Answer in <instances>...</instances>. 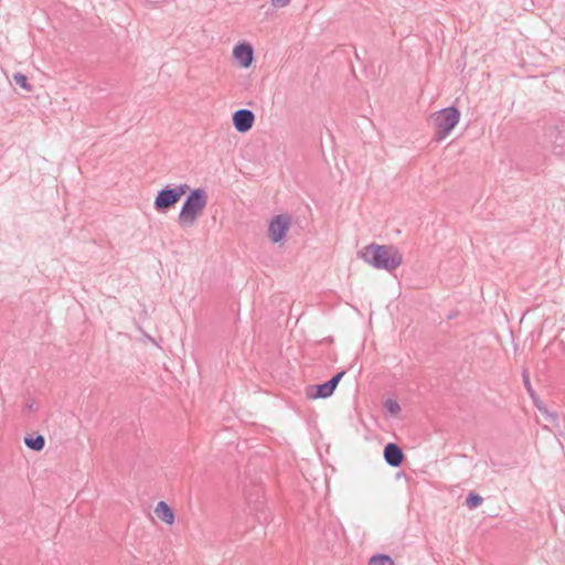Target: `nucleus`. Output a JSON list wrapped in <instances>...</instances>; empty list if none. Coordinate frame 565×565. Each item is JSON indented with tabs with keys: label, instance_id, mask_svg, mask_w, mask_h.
Masks as SVG:
<instances>
[{
	"label": "nucleus",
	"instance_id": "7ed1b4c3",
	"mask_svg": "<svg viewBox=\"0 0 565 565\" xmlns=\"http://www.w3.org/2000/svg\"><path fill=\"white\" fill-rule=\"evenodd\" d=\"M206 204L207 193L203 188L190 190L178 214L179 225L183 228L192 227Z\"/></svg>",
	"mask_w": 565,
	"mask_h": 565
},
{
	"label": "nucleus",
	"instance_id": "aec40b11",
	"mask_svg": "<svg viewBox=\"0 0 565 565\" xmlns=\"http://www.w3.org/2000/svg\"><path fill=\"white\" fill-rule=\"evenodd\" d=\"M291 0H270L271 7L276 9L286 8L290 4Z\"/></svg>",
	"mask_w": 565,
	"mask_h": 565
},
{
	"label": "nucleus",
	"instance_id": "9d476101",
	"mask_svg": "<svg viewBox=\"0 0 565 565\" xmlns=\"http://www.w3.org/2000/svg\"><path fill=\"white\" fill-rule=\"evenodd\" d=\"M522 381H523V384H524L529 395L533 399L534 405L537 407V409L540 412H542V413H545L547 416H550V417H552L554 419L555 416L547 412V409L543 406L542 402L540 401V398H539L537 394L535 393L534 388L532 387L527 370H523L522 371Z\"/></svg>",
	"mask_w": 565,
	"mask_h": 565
},
{
	"label": "nucleus",
	"instance_id": "2eb2a0df",
	"mask_svg": "<svg viewBox=\"0 0 565 565\" xmlns=\"http://www.w3.org/2000/svg\"><path fill=\"white\" fill-rule=\"evenodd\" d=\"M13 81L17 85L24 88L28 92L32 90V86L28 82V77L22 73H14L13 74Z\"/></svg>",
	"mask_w": 565,
	"mask_h": 565
},
{
	"label": "nucleus",
	"instance_id": "f8f14e48",
	"mask_svg": "<svg viewBox=\"0 0 565 565\" xmlns=\"http://www.w3.org/2000/svg\"><path fill=\"white\" fill-rule=\"evenodd\" d=\"M154 512H156L157 516L164 523H167L169 525L173 524L174 512L164 501H160L157 504Z\"/></svg>",
	"mask_w": 565,
	"mask_h": 565
},
{
	"label": "nucleus",
	"instance_id": "6ab92c4d",
	"mask_svg": "<svg viewBox=\"0 0 565 565\" xmlns=\"http://www.w3.org/2000/svg\"><path fill=\"white\" fill-rule=\"evenodd\" d=\"M384 407L392 415H397L401 411L399 404L396 401L391 399V398H388L384 402Z\"/></svg>",
	"mask_w": 565,
	"mask_h": 565
},
{
	"label": "nucleus",
	"instance_id": "20e7f679",
	"mask_svg": "<svg viewBox=\"0 0 565 565\" xmlns=\"http://www.w3.org/2000/svg\"><path fill=\"white\" fill-rule=\"evenodd\" d=\"M460 119L458 108L450 106L431 115V122L437 129L438 139H444L457 126Z\"/></svg>",
	"mask_w": 565,
	"mask_h": 565
},
{
	"label": "nucleus",
	"instance_id": "0eeeda50",
	"mask_svg": "<svg viewBox=\"0 0 565 565\" xmlns=\"http://www.w3.org/2000/svg\"><path fill=\"white\" fill-rule=\"evenodd\" d=\"M233 126L238 132H247L252 129L255 115L249 109H238L232 116Z\"/></svg>",
	"mask_w": 565,
	"mask_h": 565
},
{
	"label": "nucleus",
	"instance_id": "6e6552de",
	"mask_svg": "<svg viewBox=\"0 0 565 565\" xmlns=\"http://www.w3.org/2000/svg\"><path fill=\"white\" fill-rule=\"evenodd\" d=\"M383 455L385 462L393 468L399 467L405 458L402 448L395 443H388L384 447Z\"/></svg>",
	"mask_w": 565,
	"mask_h": 565
},
{
	"label": "nucleus",
	"instance_id": "a211bd4d",
	"mask_svg": "<svg viewBox=\"0 0 565 565\" xmlns=\"http://www.w3.org/2000/svg\"><path fill=\"white\" fill-rule=\"evenodd\" d=\"M344 374H345V371H340L337 374H334L329 381L326 382V384L328 385V388L330 390V392L332 394L335 391L339 382L341 381V379L343 377Z\"/></svg>",
	"mask_w": 565,
	"mask_h": 565
},
{
	"label": "nucleus",
	"instance_id": "f03ea898",
	"mask_svg": "<svg viewBox=\"0 0 565 565\" xmlns=\"http://www.w3.org/2000/svg\"><path fill=\"white\" fill-rule=\"evenodd\" d=\"M359 256L374 268L390 273L403 263V255L396 247L375 243L366 245L359 252Z\"/></svg>",
	"mask_w": 565,
	"mask_h": 565
},
{
	"label": "nucleus",
	"instance_id": "f3484780",
	"mask_svg": "<svg viewBox=\"0 0 565 565\" xmlns=\"http://www.w3.org/2000/svg\"><path fill=\"white\" fill-rule=\"evenodd\" d=\"M344 374H345V371H340L337 374H334L329 381L326 382V384L328 385V388L330 390V392L332 394L335 391L339 382L341 381V379L343 377Z\"/></svg>",
	"mask_w": 565,
	"mask_h": 565
},
{
	"label": "nucleus",
	"instance_id": "9b49d317",
	"mask_svg": "<svg viewBox=\"0 0 565 565\" xmlns=\"http://www.w3.org/2000/svg\"><path fill=\"white\" fill-rule=\"evenodd\" d=\"M332 395L328 385L324 383L317 385H309L306 388V396L310 399L328 398Z\"/></svg>",
	"mask_w": 565,
	"mask_h": 565
},
{
	"label": "nucleus",
	"instance_id": "4468645a",
	"mask_svg": "<svg viewBox=\"0 0 565 565\" xmlns=\"http://www.w3.org/2000/svg\"><path fill=\"white\" fill-rule=\"evenodd\" d=\"M367 565H395V562L390 555L377 553L370 557Z\"/></svg>",
	"mask_w": 565,
	"mask_h": 565
},
{
	"label": "nucleus",
	"instance_id": "f257e3e1",
	"mask_svg": "<svg viewBox=\"0 0 565 565\" xmlns=\"http://www.w3.org/2000/svg\"><path fill=\"white\" fill-rule=\"evenodd\" d=\"M537 143L554 154L565 157V119L551 115L539 121Z\"/></svg>",
	"mask_w": 565,
	"mask_h": 565
},
{
	"label": "nucleus",
	"instance_id": "dca6fc26",
	"mask_svg": "<svg viewBox=\"0 0 565 565\" xmlns=\"http://www.w3.org/2000/svg\"><path fill=\"white\" fill-rule=\"evenodd\" d=\"M482 503V498L475 492H470L466 498V504L469 509H476Z\"/></svg>",
	"mask_w": 565,
	"mask_h": 565
},
{
	"label": "nucleus",
	"instance_id": "ddd939ff",
	"mask_svg": "<svg viewBox=\"0 0 565 565\" xmlns=\"http://www.w3.org/2000/svg\"><path fill=\"white\" fill-rule=\"evenodd\" d=\"M24 444L31 450L41 451L45 446V438L40 434L36 436L26 435Z\"/></svg>",
	"mask_w": 565,
	"mask_h": 565
},
{
	"label": "nucleus",
	"instance_id": "1a4fd4ad",
	"mask_svg": "<svg viewBox=\"0 0 565 565\" xmlns=\"http://www.w3.org/2000/svg\"><path fill=\"white\" fill-rule=\"evenodd\" d=\"M234 58L243 67H249L254 60L253 46L248 43H239L233 50Z\"/></svg>",
	"mask_w": 565,
	"mask_h": 565
},
{
	"label": "nucleus",
	"instance_id": "412c9836",
	"mask_svg": "<svg viewBox=\"0 0 565 565\" xmlns=\"http://www.w3.org/2000/svg\"><path fill=\"white\" fill-rule=\"evenodd\" d=\"M25 408L29 412H33L35 409V401L34 399H29L26 402V404H25Z\"/></svg>",
	"mask_w": 565,
	"mask_h": 565
},
{
	"label": "nucleus",
	"instance_id": "423d86ee",
	"mask_svg": "<svg viewBox=\"0 0 565 565\" xmlns=\"http://www.w3.org/2000/svg\"><path fill=\"white\" fill-rule=\"evenodd\" d=\"M290 226V216L279 214L275 216L268 226V234L273 243L281 242Z\"/></svg>",
	"mask_w": 565,
	"mask_h": 565
},
{
	"label": "nucleus",
	"instance_id": "39448f33",
	"mask_svg": "<svg viewBox=\"0 0 565 565\" xmlns=\"http://www.w3.org/2000/svg\"><path fill=\"white\" fill-rule=\"evenodd\" d=\"M190 190L186 183L175 185L174 188L166 186L158 191L153 206L160 213H166L173 207L180 199Z\"/></svg>",
	"mask_w": 565,
	"mask_h": 565
}]
</instances>
